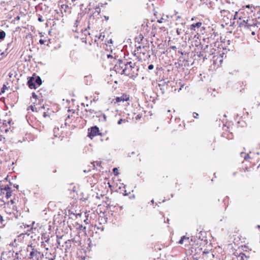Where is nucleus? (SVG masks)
<instances>
[{
	"instance_id": "44",
	"label": "nucleus",
	"mask_w": 260,
	"mask_h": 260,
	"mask_svg": "<svg viewBox=\"0 0 260 260\" xmlns=\"http://www.w3.org/2000/svg\"><path fill=\"white\" fill-rule=\"evenodd\" d=\"M154 248H155V250H161V248L160 247H157V245H155L154 246Z\"/></svg>"
},
{
	"instance_id": "58",
	"label": "nucleus",
	"mask_w": 260,
	"mask_h": 260,
	"mask_svg": "<svg viewBox=\"0 0 260 260\" xmlns=\"http://www.w3.org/2000/svg\"><path fill=\"white\" fill-rule=\"evenodd\" d=\"M214 148H215V145H214V146H213V149H214Z\"/></svg>"
},
{
	"instance_id": "17",
	"label": "nucleus",
	"mask_w": 260,
	"mask_h": 260,
	"mask_svg": "<svg viewBox=\"0 0 260 260\" xmlns=\"http://www.w3.org/2000/svg\"><path fill=\"white\" fill-rule=\"evenodd\" d=\"M100 174L99 173L94 174L92 176L89 177L88 178V182L90 183V184L93 186L95 184H96L100 179Z\"/></svg>"
},
{
	"instance_id": "24",
	"label": "nucleus",
	"mask_w": 260,
	"mask_h": 260,
	"mask_svg": "<svg viewBox=\"0 0 260 260\" xmlns=\"http://www.w3.org/2000/svg\"><path fill=\"white\" fill-rule=\"evenodd\" d=\"M189 237L183 236L181 238V239L179 241L178 243L180 244H183L184 243V242H189Z\"/></svg>"
},
{
	"instance_id": "41",
	"label": "nucleus",
	"mask_w": 260,
	"mask_h": 260,
	"mask_svg": "<svg viewBox=\"0 0 260 260\" xmlns=\"http://www.w3.org/2000/svg\"><path fill=\"white\" fill-rule=\"evenodd\" d=\"M38 20L40 22H43L44 21V19H43L41 15H39V16Z\"/></svg>"
},
{
	"instance_id": "9",
	"label": "nucleus",
	"mask_w": 260,
	"mask_h": 260,
	"mask_svg": "<svg viewBox=\"0 0 260 260\" xmlns=\"http://www.w3.org/2000/svg\"><path fill=\"white\" fill-rule=\"evenodd\" d=\"M139 52H138V57L139 60H144L148 59L150 57L149 54V48L148 46H143V47H140Z\"/></svg>"
},
{
	"instance_id": "2",
	"label": "nucleus",
	"mask_w": 260,
	"mask_h": 260,
	"mask_svg": "<svg viewBox=\"0 0 260 260\" xmlns=\"http://www.w3.org/2000/svg\"><path fill=\"white\" fill-rule=\"evenodd\" d=\"M139 67L137 66L136 62L128 61L125 63L124 75L129 78H135L138 75Z\"/></svg>"
},
{
	"instance_id": "36",
	"label": "nucleus",
	"mask_w": 260,
	"mask_h": 260,
	"mask_svg": "<svg viewBox=\"0 0 260 260\" xmlns=\"http://www.w3.org/2000/svg\"><path fill=\"white\" fill-rule=\"evenodd\" d=\"M3 225V218L2 215H0V228Z\"/></svg>"
},
{
	"instance_id": "1",
	"label": "nucleus",
	"mask_w": 260,
	"mask_h": 260,
	"mask_svg": "<svg viewBox=\"0 0 260 260\" xmlns=\"http://www.w3.org/2000/svg\"><path fill=\"white\" fill-rule=\"evenodd\" d=\"M252 10L250 12L243 8L236 12L234 16V19L237 20V23L241 27L246 28V27H255V24H257L256 18L252 17Z\"/></svg>"
},
{
	"instance_id": "14",
	"label": "nucleus",
	"mask_w": 260,
	"mask_h": 260,
	"mask_svg": "<svg viewBox=\"0 0 260 260\" xmlns=\"http://www.w3.org/2000/svg\"><path fill=\"white\" fill-rule=\"evenodd\" d=\"M129 100L130 95L126 93H123L121 96L116 97L115 99H113V102L114 104H117L118 105H119V103L127 102Z\"/></svg>"
},
{
	"instance_id": "6",
	"label": "nucleus",
	"mask_w": 260,
	"mask_h": 260,
	"mask_svg": "<svg viewBox=\"0 0 260 260\" xmlns=\"http://www.w3.org/2000/svg\"><path fill=\"white\" fill-rule=\"evenodd\" d=\"M17 202H18V200L14 198L5 204V211L8 214L10 215L15 214L16 212L17 208L16 205H17Z\"/></svg>"
},
{
	"instance_id": "59",
	"label": "nucleus",
	"mask_w": 260,
	"mask_h": 260,
	"mask_svg": "<svg viewBox=\"0 0 260 260\" xmlns=\"http://www.w3.org/2000/svg\"><path fill=\"white\" fill-rule=\"evenodd\" d=\"M177 17V18H180V17L179 16H178Z\"/></svg>"
},
{
	"instance_id": "42",
	"label": "nucleus",
	"mask_w": 260,
	"mask_h": 260,
	"mask_svg": "<svg viewBox=\"0 0 260 260\" xmlns=\"http://www.w3.org/2000/svg\"><path fill=\"white\" fill-rule=\"evenodd\" d=\"M148 69L149 70H152L153 68H154V66L153 64H150L148 67Z\"/></svg>"
},
{
	"instance_id": "11",
	"label": "nucleus",
	"mask_w": 260,
	"mask_h": 260,
	"mask_svg": "<svg viewBox=\"0 0 260 260\" xmlns=\"http://www.w3.org/2000/svg\"><path fill=\"white\" fill-rule=\"evenodd\" d=\"M12 190L8 186L2 188L0 189V196H3L2 200H8L12 196Z\"/></svg>"
},
{
	"instance_id": "47",
	"label": "nucleus",
	"mask_w": 260,
	"mask_h": 260,
	"mask_svg": "<svg viewBox=\"0 0 260 260\" xmlns=\"http://www.w3.org/2000/svg\"><path fill=\"white\" fill-rule=\"evenodd\" d=\"M20 19V17L19 16H17L15 18V19L16 20H19Z\"/></svg>"
},
{
	"instance_id": "12",
	"label": "nucleus",
	"mask_w": 260,
	"mask_h": 260,
	"mask_svg": "<svg viewBox=\"0 0 260 260\" xmlns=\"http://www.w3.org/2000/svg\"><path fill=\"white\" fill-rule=\"evenodd\" d=\"M29 249L31 250L28 258L29 259H33L34 257L36 258V260L39 259V255H40V252L38 251L37 249H35L34 247L31 245H28L27 247V251H28Z\"/></svg>"
},
{
	"instance_id": "23",
	"label": "nucleus",
	"mask_w": 260,
	"mask_h": 260,
	"mask_svg": "<svg viewBox=\"0 0 260 260\" xmlns=\"http://www.w3.org/2000/svg\"><path fill=\"white\" fill-rule=\"evenodd\" d=\"M257 24H255V25H254V26H255L254 27L249 26V27H246L245 29H249L251 31V35L254 36L255 34V31L257 29L258 26H257Z\"/></svg>"
},
{
	"instance_id": "48",
	"label": "nucleus",
	"mask_w": 260,
	"mask_h": 260,
	"mask_svg": "<svg viewBox=\"0 0 260 260\" xmlns=\"http://www.w3.org/2000/svg\"><path fill=\"white\" fill-rule=\"evenodd\" d=\"M141 115H138L136 116V119H140V118H141Z\"/></svg>"
},
{
	"instance_id": "46",
	"label": "nucleus",
	"mask_w": 260,
	"mask_h": 260,
	"mask_svg": "<svg viewBox=\"0 0 260 260\" xmlns=\"http://www.w3.org/2000/svg\"><path fill=\"white\" fill-rule=\"evenodd\" d=\"M107 57L108 58H114V57L112 55H111V54H108L107 55Z\"/></svg>"
},
{
	"instance_id": "7",
	"label": "nucleus",
	"mask_w": 260,
	"mask_h": 260,
	"mask_svg": "<svg viewBox=\"0 0 260 260\" xmlns=\"http://www.w3.org/2000/svg\"><path fill=\"white\" fill-rule=\"evenodd\" d=\"M243 155L250 161V164L253 167L254 166L258 164L259 161V157L257 154L253 153H245L244 152L241 153V156H243Z\"/></svg>"
},
{
	"instance_id": "30",
	"label": "nucleus",
	"mask_w": 260,
	"mask_h": 260,
	"mask_svg": "<svg viewBox=\"0 0 260 260\" xmlns=\"http://www.w3.org/2000/svg\"><path fill=\"white\" fill-rule=\"evenodd\" d=\"M28 138H29V135L26 134L25 137L23 138L22 140L18 139V141L22 142L23 141H25L28 140Z\"/></svg>"
},
{
	"instance_id": "22",
	"label": "nucleus",
	"mask_w": 260,
	"mask_h": 260,
	"mask_svg": "<svg viewBox=\"0 0 260 260\" xmlns=\"http://www.w3.org/2000/svg\"><path fill=\"white\" fill-rule=\"evenodd\" d=\"M202 23L201 22H198L196 23L192 24L190 26V29L191 30L195 31L196 27L200 28L202 26Z\"/></svg>"
},
{
	"instance_id": "33",
	"label": "nucleus",
	"mask_w": 260,
	"mask_h": 260,
	"mask_svg": "<svg viewBox=\"0 0 260 260\" xmlns=\"http://www.w3.org/2000/svg\"><path fill=\"white\" fill-rule=\"evenodd\" d=\"M126 122H127V120H126V119H120L118 121L117 123H118V124H122V123H126Z\"/></svg>"
},
{
	"instance_id": "51",
	"label": "nucleus",
	"mask_w": 260,
	"mask_h": 260,
	"mask_svg": "<svg viewBox=\"0 0 260 260\" xmlns=\"http://www.w3.org/2000/svg\"><path fill=\"white\" fill-rule=\"evenodd\" d=\"M6 87V86H5V85H4V87H3V89H2V91H1V92H4V87Z\"/></svg>"
},
{
	"instance_id": "54",
	"label": "nucleus",
	"mask_w": 260,
	"mask_h": 260,
	"mask_svg": "<svg viewBox=\"0 0 260 260\" xmlns=\"http://www.w3.org/2000/svg\"><path fill=\"white\" fill-rule=\"evenodd\" d=\"M49 238H48V239L45 241V242H49Z\"/></svg>"
},
{
	"instance_id": "18",
	"label": "nucleus",
	"mask_w": 260,
	"mask_h": 260,
	"mask_svg": "<svg viewBox=\"0 0 260 260\" xmlns=\"http://www.w3.org/2000/svg\"><path fill=\"white\" fill-rule=\"evenodd\" d=\"M86 117H94L95 114H97V111L94 109L86 108L85 110Z\"/></svg>"
},
{
	"instance_id": "27",
	"label": "nucleus",
	"mask_w": 260,
	"mask_h": 260,
	"mask_svg": "<svg viewBox=\"0 0 260 260\" xmlns=\"http://www.w3.org/2000/svg\"><path fill=\"white\" fill-rule=\"evenodd\" d=\"M113 44V41L111 39L108 40L107 42L105 41V44L106 45V46L108 47V46L110 47L109 49L108 48H106V50H111V44Z\"/></svg>"
},
{
	"instance_id": "8",
	"label": "nucleus",
	"mask_w": 260,
	"mask_h": 260,
	"mask_svg": "<svg viewBox=\"0 0 260 260\" xmlns=\"http://www.w3.org/2000/svg\"><path fill=\"white\" fill-rule=\"evenodd\" d=\"M111 187L109 179L106 178H105L103 182H101L100 186L98 185L99 191L101 190V195L103 196L105 193L108 191L109 188L111 189Z\"/></svg>"
},
{
	"instance_id": "4",
	"label": "nucleus",
	"mask_w": 260,
	"mask_h": 260,
	"mask_svg": "<svg viewBox=\"0 0 260 260\" xmlns=\"http://www.w3.org/2000/svg\"><path fill=\"white\" fill-rule=\"evenodd\" d=\"M14 127L12 126V120L10 118L3 120V123L0 125V134L4 132L6 134H11L13 133Z\"/></svg>"
},
{
	"instance_id": "57",
	"label": "nucleus",
	"mask_w": 260,
	"mask_h": 260,
	"mask_svg": "<svg viewBox=\"0 0 260 260\" xmlns=\"http://www.w3.org/2000/svg\"><path fill=\"white\" fill-rule=\"evenodd\" d=\"M70 241H71V240H69L68 241H66V243H68V242H70Z\"/></svg>"
},
{
	"instance_id": "32",
	"label": "nucleus",
	"mask_w": 260,
	"mask_h": 260,
	"mask_svg": "<svg viewBox=\"0 0 260 260\" xmlns=\"http://www.w3.org/2000/svg\"><path fill=\"white\" fill-rule=\"evenodd\" d=\"M225 135H226V134L225 133H224L223 134V136L226 137L229 139H231L233 137V135L232 133H230V134H228L227 136H225Z\"/></svg>"
},
{
	"instance_id": "55",
	"label": "nucleus",
	"mask_w": 260,
	"mask_h": 260,
	"mask_svg": "<svg viewBox=\"0 0 260 260\" xmlns=\"http://www.w3.org/2000/svg\"><path fill=\"white\" fill-rule=\"evenodd\" d=\"M100 10L99 11H96V13L98 15L100 14Z\"/></svg>"
},
{
	"instance_id": "37",
	"label": "nucleus",
	"mask_w": 260,
	"mask_h": 260,
	"mask_svg": "<svg viewBox=\"0 0 260 260\" xmlns=\"http://www.w3.org/2000/svg\"><path fill=\"white\" fill-rule=\"evenodd\" d=\"M113 171L114 173L115 174V175H118V170L117 168H114L113 170Z\"/></svg>"
},
{
	"instance_id": "5",
	"label": "nucleus",
	"mask_w": 260,
	"mask_h": 260,
	"mask_svg": "<svg viewBox=\"0 0 260 260\" xmlns=\"http://www.w3.org/2000/svg\"><path fill=\"white\" fill-rule=\"evenodd\" d=\"M31 104L29 106V108L31 109L32 112H38L41 109L43 108L44 106H42L40 103V101L37 98V95L32 93V96L30 99Z\"/></svg>"
},
{
	"instance_id": "56",
	"label": "nucleus",
	"mask_w": 260,
	"mask_h": 260,
	"mask_svg": "<svg viewBox=\"0 0 260 260\" xmlns=\"http://www.w3.org/2000/svg\"><path fill=\"white\" fill-rule=\"evenodd\" d=\"M249 7H250L249 5H247V6H246V8H249Z\"/></svg>"
},
{
	"instance_id": "15",
	"label": "nucleus",
	"mask_w": 260,
	"mask_h": 260,
	"mask_svg": "<svg viewBox=\"0 0 260 260\" xmlns=\"http://www.w3.org/2000/svg\"><path fill=\"white\" fill-rule=\"evenodd\" d=\"M88 131V137H89L91 139H92L94 137L100 135L99 133V128L96 126L91 127L90 129L89 128Z\"/></svg>"
},
{
	"instance_id": "3",
	"label": "nucleus",
	"mask_w": 260,
	"mask_h": 260,
	"mask_svg": "<svg viewBox=\"0 0 260 260\" xmlns=\"http://www.w3.org/2000/svg\"><path fill=\"white\" fill-rule=\"evenodd\" d=\"M53 132L55 137L61 138V140L63 138H69L71 135L69 128L64 126L55 127L53 129Z\"/></svg>"
},
{
	"instance_id": "40",
	"label": "nucleus",
	"mask_w": 260,
	"mask_h": 260,
	"mask_svg": "<svg viewBox=\"0 0 260 260\" xmlns=\"http://www.w3.org/2000/svg\"><path fill=\"white\" fill-rule=\"evenodd\" d=\"M61 8L62 9H69V6L67 5H61Z\"/></svg>"
},
{
	"instance_id": "43",
	"label": "nucleus",
	"mask_w": 260,
	"mask_h": 260,
	"mask_svg": "<svg viewBox=\"0 0 260 260\" xmlns=\"http://www.w3.org/2000/svg\"><path fill=\"white\" fill-rule=\"evenodd\" d=\"M140 42L142 41L143 39V36L142 34H140Z\"/></svg>"
},
{
	"instance_id": "25",
	"label": "nucleus",
	"mask_w": 260,
	"mask_h": 260,
	"mask_svg": "<svg viewBox=\"0 0 260 260\" xmlns=\"http://www.w3.org/2000/svg\"><path fill=\"white\" fill-rule=\"evenodd\" d=\"M150 24L147 23L146 24H143L142 25V30L144 34H147L148 33L149 30L148 29V27H149V25Z\"/></svg>"
},
{
	"instance_id": "28",
	"label": "nucleus",
	"mask_w": 260,
	"mask_h": 260,
	"mask_svg": "<svg viewBox=\"0 0 260 260\" xmlns=\"http://www.w3.org/2000/svg\"><path fill=\"white\" fill-rule=\"evenodd\" d=\"M35 83L37 86H40L42 84V80L40 77H37L36 79L35 78Z\"/></svg>"
},
{
	"instance_id": "29",
	"label": "nucleus",
	"mask_w": 260,
	"mask_h": 260,
	"mask_svg": "<svg viewBox=\"0 0 260 260\" xmlns=\"http://www.w3.org/2000/svg\"><path fill=\"white\" fill-rule=\"evenodd\" d=\"M106 200L105 201V202L106 203V204L107 205V206H112L113 205H111V199H110L108 197H106Z\"/></svg>"
},
{
	"instance_id": "53",
	"label": "nucleus",
	"mask_w": 260,
	"mask_h": 260,
	"mask_svg": "<svg viewBox=\"0 0 260 260\" xmlns=\"http://www.w3.org/2000/svg\"><path fill=\"white\" fill-rule=\"evenodd\" d=\"M151 35H152V36H153V37H154V36H155V33H154V32H151Z\"/></svg>"
},
{
	"instance_id": "21",
	"label": "nucleus",
	"mask_w": 260,
	"mask_h": 260,
	"mask_svg": "<svg viewBox=\"0 0 260 260\" xmlns=\"http://www.w3.org/2000/svg\"><path fill=\"white\" fill-rule=\"evenodd\" d=\"M237 260H248L249 257L248 256H247L244 253H240L239 254L237 255L235 254Z\"/></svg>"
},
{
	"instance_id": "50",
	"label": "nucleus",
	"mask_w": 260,
	"mask_h": 260,
	"mask_svg": "<svg viewBox=\"0 0 260 260\" xmlns=\"http://www.w3.org/2000/svg\"><path fill=\"white\" fill-rule=\"evenodd\" d=\"M160 29H161V30H162L164 31H166V29L165 28V27H160Z\"/></svg>"
},
{
	"instance_id": "19",
	"label": "nucleus",
	"mask_w": 260,
	"mask_h": 260,
	"mask_svg": "<svg viewBox=\"0 0 260 260\" xmlns=\"http://www.w3.org/2000/svg\"><path fill=\"white\" fill-rule=\"evenodd\" d=\"M204 260H213L214 254L210 251L204 252L203 253Z\"/></svg>"
},
{
	"instance_id": "31",
	"label": "nucleus",
	"mask_w": 260,
	"mask_h": 260,
	"mask_svg": "<svg viewBox=\"0 0 260 260\" xmlns=\"http://www.w3.org/2000/svg\"><path fill=\"white\" fill-rule=\"evenodd\" d=\"M6 37V32L4 31H0V39L3 40Z\"/></svg>"
},
{
	"instance_id": "34",
	"label": "nucleus",
	"mask_w": 260,
	"mask_h": 260,
	"mask_svg": "<svg viewBox=\"0 0 260 260\" xmlns=\"http://www.w3.org/2000/svg\"><path fill=\"white\" fill-rule=\"evenodd\" d=\"M47 42V39H40L39 40V43L41 44H45V43Z\"/></svg>"
},
{
	"instance_id": "35",
	"label": "nucleus",
	"mask_w": 260,
	"mask_h": 260,
	"mask_svg": "<svg viewBox=\"0 0 260 260\" xmlns=\"http://www.w3.org/2000/svg\"><path fill=\"white\" fill-rule=\"evenodd\" d=\"M220 13L222 15H224L225 14H229V12L228 10H222L220 11Z\"/></svg>"
},
{
	"instance_id": "61",
	"label": "nucleus",
	"mask_w": 260,
	"mask_h": 260,
	"mask_svg": "<svg viewBox=\"0 0 260 260\" xmlns=\"http://www.w3.org/2000/svg\"><path fill=\"white\" fill-rule=\"evenodd\" d=\"M191 20H194L193 18H191Z\"/></svg>"
},
{
	"instance_id": "52",
	"label": "nucleus",
	"mask_w": 260,
	"mask_h": 260,
	"mask_svg": "<svg viewBox=\"0 0 260 260\" xmlns=\"http://www.w3.org/2000/svg\"><path fill=\"white\" fill-rule=\"evenodd\" d=\"M177 33L178 35H180V32H179L178 29H177Z\"/></svg>"
},
{
	"instance_id": "10",
	"label": "nucleus",
	"mask_w": 260,
	"mask_h": 260,
	"mask_svg": "<svg viewBox=\"0 0 260 260\" xmlns=\"http://www.w3.org/2000/svg\"><path fill=\"white\" fill-rule=\"evenodd\" d=\"M242 157H244V160L242 162L241 167L240 168V172L242 173L250 172L253 169V167L250 164V161L247 160L244 155H243Z\"/></svg>"
},
{
	"instance_id": "49",
	"label": "nucleus",
	"mask_w": 260,
	"mask_h": 260,
	"mask_svg": "<svg viewBox=\"0 0 260 260\" xmlns=\"http://www.w3.org/2000/svg\"><path fill=\"white\" fill-rule=\"evenodd\" d=\"M104 18H105L106 20H109V17L108 16H105Z\"/></svg>"
},
{
	"instance_id": "16",
	"label": "nucleus",
	"mask_w": 260,
	"mask_h": 260,
	"mask_svg": "<svg viewBox=\"0 0 260 260\" xmlns=\"http://www.w3.org/2000/svg\"><path fill=\"white\" fill-rule=\"evenodd\" d=\"M68 116L65 119V125H70L72 123L73 121L75 120V117L74 116L75 111L73 110H68Z\"/></svg>"
},
{
	"instance_id": "13",
	"label": "nucleus",
	"mask_w": 260,
	"mask_h": 260,
	"mask_svg": "<svg viewBox=\"0 0 260 260\" xmlns=\"http://www.w3.org/2000/svg\"><path fill=\"white\" fill-rule=\"evenodd\" d=\"M125 63L122 61L119 60L118 62L115 64L114 69L115 72L120 74H124L125 71Z\"/></svg>"
},
{
	"instance_id": "20",
	"label": "nucleus",
	"mask_w": 260,
	"mask_h": 260,
	"mask_svg": "<svg viewBox=\"0 0 260 260\" xmlns=\"http://www.w3.org/2000/svg\"><path fill=\"white\" fill-rule=\"evenodd\" d=\"M27 84L30 89H36L37 87L35 83V78L33 77L30 78L28 81Z\"/></svg>"
},
{
	"instance_id": "60",
	"label": "nucleus",
	"mask_w": 260,
	"mask_h": 260,
	"mask_svg": "<svg viewBox=\"0 0 260 260\" xmlns=\"http://www.w3.org/2000/svg\"><path fill=\"white\" fill-rule=\"evenodd\" d=\"M44 116L45 117V113H44Z\"/></svg>"
},
{
	"instance_id": "26",
	"label": "nucleus",
	"mask_w": 260,
	"mask_h": 260,
	"mask_svg": "<svg viewBox=\"0 0 260 260\" xmlns=\"http://www.w3.org/2000/svg\"><path fill=\"white\" fill-rule=\"evenodd\" d=\"M5 138L3 137L2 135L0 134V151L3 150L2 148L5 143Z\"/></svg>"
},
{
	"instance_id": "38",
	"label": "nucleus",
	"mask_w": 260,
	"mask_h": 260,
	"mask_svg": "<svg viewBox=\"0 0 260 260\" xmlns=\"http://www.w3.org/2000/svg\"><path fill=\"white\" fill-rule=\"evenodd\" d=\"M104 38V36L102 35V34H101L98 37L99 40H101L102 41H103Z\"/></svg>"
},
{
	"instance_id": "39",
	"label": "nucleus",
	"mask_w": 260,
	"mask_h": 260,
	"mask_svg": "<svg viewBox=\"0 0 260 260\" xmlns=\"http://www.w3.org/2000/svg\"><path fill=\"white\" fill-rule=\"evenodd\" d=\"M193 117L194 118H198V116H199V114L196 113V112H193Z\"/></svg>"
},
{
	"instance_id": "45",
	"label": "nucleus",
	"mask_w": 260,
	"mask_h": 260,
	"mask_svg": "<svg viewBox=\"0 0 260 260\" xmlns=\"http://www.w3.org/2000/svg\"><path fill=\"white\" fill-rule=\"evenodd\" d=\"M164 20V19L163 18H161L160 19L158 20L157 22L158 23H162V22H163Z\"/></svg>"
}]
</instances>
